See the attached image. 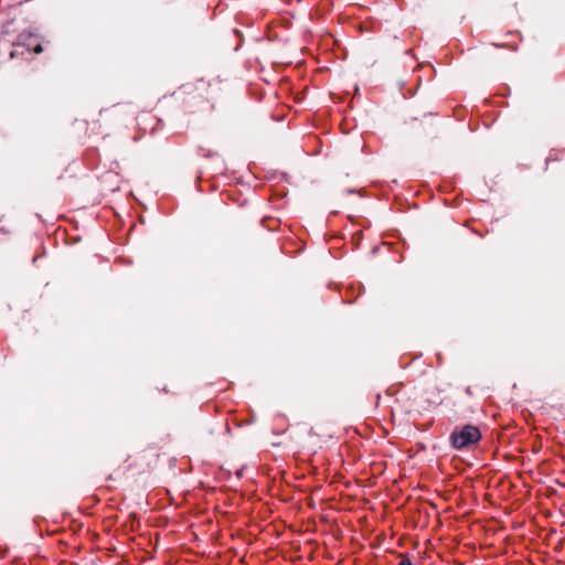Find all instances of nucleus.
<instances>
[{"instance_id":"f257e3e1","label":"nucleus","mask_w":565,"mask_h":565,"mask_svg":"<svg viewBox=\"0 0 565 565\" xmlns=\"http://www.w3.org/2000/svg\"><path fill=\"white\" fill-rule=\"evenodd\" d=\"M480 437L481 434L476 426L467 425L451 434V441L455 448L461 449L477 443Z\"/></svg>"},{"instance_id":"f03ea898","label":"nucleus","mask_w":565,"mask_h":565,"mask_svg":"<svg viewBox=\"0 0 565 565\" xmlns=\"http://www.w3.org/2000/svg\"><path fill=\"white\" fill-rule=\"evenodd\" d=\"M34 52H35V53H40V52H42V47H41V45H38V46L34 49Z\"/></svg>"}]
</instances>
